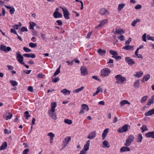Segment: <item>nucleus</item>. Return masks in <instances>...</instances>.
Masks as SVG:
<instances>
[{"instance_id":"obj_50","label":"nucleus","mask_w":154,"mask_h":154,"mask_svg":"<svg viewBox=\"0 0 154 154\" xmlns=\"http://www.w3.org/2000/svg\"><path fill=\"white\" fill-rule=\"evenodd\" d=\"M48 136H49L50 137V139H53L55 136V135L52 132H50L49 133L48 135Z\"/></svg>"},{"instance_id":"obj_21","label":"nucleus","mask_w":154,"mask_h":154,"mask_svg":"<svg viewBox=\"0 0 154 154\" xmlns=\"http://www.w3.org/2000/svg\"><path fill=\"white\" fill-rule=\"evenodd\" d=\"M154 103V95L152 96L151 98L149 99L146 104L147 105L150 106Z\"/></svg>"},{"instance_id":"obj_18","label":"nucleus","mask_w":154,"mask_h":154,"mask_svg":"<svg viewBox=\"0 0 154 154\" xmlns=\"http://www.w3.org/2000/svg\"><path fill=\"white\" fill-rule=\"evenodd\" d=\"M133 47L134 46L133 45L130 46L129 45H127L123 47L122 48V49L126 50H131L133 51L134 50Z\"/></svg>"},{"instance_id":"obj_19","label":"nucleus","mask_w":154,"mask_h":154,"mask_svg":"<svg viewBox=\"0 0 154 154\" xmlns=\"http://www.w3.org/2000/svg\"><path fill=\"white\" fill-rule=\"evenodd\" d=\"M150 78V75L149 74H146L144 76L141 80L142 82L144 83V81H147Z\"/></svg>"},{"instance_id":"obj_33","label":"nucleus","mask_w":154,"mask_h":154,"mask_svg":"<svg viewBox=\"0 0 154 154\" xmlns=\"http://www.w3.org/2000/svg\"><path fill=\"white\" fill-rule=\"evenodd\" d=\"M82 108L84 110H86L87 112L89 110V108L88 106L85 104H82Z\"/></svg>"},{"instance_id":"obj_48","label":"nucleus","mask_w":154,"mask_h":154,"mask_svg":"<svg viewBox=\"0 0 154 154\" xmlns=\"http://www.w3.org/2000/svg\"><path fill=\"white\" fill-rule=\"evenodd\" d=\"M60 66L59 67V68L56 71V72H55L54 74V76H55L56 75H58L59 74L60 72Z\"/></svg>"},{"instance_id":"obj_38","label":"nucleus","mask_w":154,"mask_h":154,"mask_svg":"<svg viewBox=\"0 0 154 154\" xmlns=\"http://www.w3.org/2000/svg\"><path fill=\"white\" fill-rule=\"evenodd\" d=\"M143 74V72H137L136 74L134 75V76L140 78L141 77Z\"/></svg>"},{"instance_id":"obj_5","label":"nucleus","mask_w":154,"mask_h":154,"mask_svg":"<svg viewBox=\"0 0 154 154\" xmlns=\"http://www.w3.org/2000/svg\"><path fill=\"white\" fill-rule=\"evenodd\" d=\"M60 8L62 9L63 11V16L64 18L66 20H68L70 18L69 17L70 14L67 9L66 8L62 7H60Z\"/></svg>"},{"instance_id":"obj_34","label":"nucleus","mask_w":154,"mask_h":154,"mask_svg":"<svg viewBox=\"0 0 154 154\" xmlns=\"http://www.w3.org/2000/svg\"><path fill=\"white\" fill-rule=\"evenodd\" d=\"M134 86L135 88H138L140 86L139 80H137L135 82L134 84Z\"/></svg>"},{"instance_id":"obj_60","label":"nucleus","mask_w":154,"mask_h":154,"mask_svg":"<svg viewBox=\"0 0 154 154\" xmlns=\"http://www.w3.org/2000/svg\"><path fill=\"white\" fill-rule=\"evenodd\" d=\"M29 151V149H26L23 150V154H27Z\"/></svg>"},{"instance_id":"obj_37","label":"nucleus","mask_w":154,"mask_h":154,"mask_svg":"<svg viewBox=\"0 0 154 154\" xmlns=\"http://www.w3.org/2000/svg\"><path fill=\"white\" fill-rule=\"evenodd\" d=\"M29 28L32 30L34 29V27L35 26L36 24L33 22H30L29 23Z\"/></svg>"},{"instance_id":"obj_16","label":"nucleus","mask_w":154,"mask_h":154,"mask_svg":"<svg viewBox=\"0 0 154 154\" xmlns=\"http://www.w3.org/2000/svg\"><path fill=\"white\" fill-rule=\"evenodd\" d=\"M48 113L49 115H50V116L52 118L53 120H56L57 119V115L54 112H50V110H49L48 112Z\"/></svg>"},{"instance_id":"obj_63","label":"nucleus","mask_w":154,"mask_h":154,"mask_svg":"<svg viewBox=\"0 0 154 154\" xmlns=\"http://www.w3.org/2000/svg\"><path fill=\"white\" fill-rule=\"evenodd\" d=\"M4 133L5 134H9L11 133V131H9L7 129H5L4 130Z\"/></svg>"},{"instance_id":"obj_57","label":"nucleus","mask_w":154,"mask_h":154,"mask_svg":"<svg viewBox=\"0 0 154 154\" xmlns=\"http://www.w3.org/2000/svg\"><path fill=\"white\" fill-rule=\"evenodd\" d=\"M40 35H41V37L43 40H45L46 39V37L45 35L44 34L42 33H41Z\"/></svg>"},{"instance_id":"obj_40","label":"nucleus","mask_w":154,"mask_h":154,"mask_svg":"<svg viewBox=\"0 0 154 154\" xmlns=\"http://www.w3.org/2000/svg\"><path fill=\"white\" fill-rule=\"evenodd\" d=\"M148 98V97L147 96H145L141 98V103H143L145 102Z\"/></svg>"},{"instance_id":"obj_6","label":"nucleus","mask_w":154,"mask_h":154,"mask_svg":"<svg viewBox=\"0 0 154 154\" xmlns=\"http://www.w3.org/2000/svg\"><path fill=\"white\" fill-rule=\"evenodd\" d=\"M16 58L18 62L22 64H24V62H23V57L20 54L19 52L18 51L16 53Z\"/></svg>"},{"instance_id":"obj_55","label":"nucleus","mask_w":154,"mask_h":154,"mask_svg":"<svg viewBox=\"0 0 154 154\" xmlns=\"http://www.w3.org/2000/svg\"><path fill=\"white\" fill-rule=\"evenodd\" d=\"M120 41H124L125 40V37L123 35H121L119 37H118Z\"/></svg>"},{"instance_id":"obj_17","label":"nucleus","mask_w":154,"mask_h":154,"mask_svg":"<svg viewBox=\"0 0 154 154\" xmlns=\"http://www.w3.org/2000/svg\"><path fill=\"white\" fill-rule=\"evenodd\" d=\"M145 135L147 137H151L154 139V131L147 132L146 133Z\"/></svg>"},{"instance_id":"obj_4","label":"nucleus","mask_w":154,"mask_h":154,"mask_svg":"<svg viewBox=\"0 0 154 154\" xmlns=\"http://www.w3.org/2000/svg\"><path fill=\"white\" fill-rule=\"evenodd\" d=\"M134 136L132 135H130L128 136V138L126 140V142L125 143L124 145L128 146L131 145V143L133 142L134 139Z\"/></svg>"},{"instance_id":"obj_26","label":"nucleus","mask_w":154,"mask_h":154,"mask_svg":"<svg viewBox=\"0 0 154 154\" xmlns=\"http://www.w3.org/2000/svg\"><path fill=\"white\" fill-rule=\"evenodd\" d=\"M119 103L121 107L125 105L126 104H128V105L130 104V103L128 101L126 100H122Z\"/></svg>"},{"instance_id":"obj_56","label":"nucleus","mask_w":154,"mask_h":154,"mask_svg":"<svg viewBox=\"0 0 154 154\" xmlns=\"http://www.w3.org/2000/svg\"><path fill=\"white\" fill-rule=\"evenodd\" d=\"M28 90L29 91L31 92H34L33 88L32 86H29L28 88Z\"/></svg>"},{"instance_id":"obj_44","label":"nucleus","mask_w":154,"mask_h":154,"mask_svg":"<svg viewBox=\"0 0 154 154\" xmlns=\"http://www.w3.org/2000/svg\"><path fill=\"white\" fill-rule=\"evenodd\" d=\"M10 82L11 83L13 86H17L18 85V82L15 81L10 80Z\"/></svg>"},{"instance_id":"obj_62","label":"nucleus","mask_w":154,"mask_h":154,"mask_svg":"<svg viewBox=\"0 0 154 154\" xmlns=\"http://www.w3.org/2000/svg\"><path fill=\"white\" fill-rule=\"evenodd\" d=\"M142 8V6L141 5L138 4L135 7V8L136 9H139L141 8Z\"/></svg>"},{"instance_id":"obj_41","label":"nucleus","mask_w":154,"mask_h":154,"mask_svg":"<svg viewBox=\"0 0 154 154\" xmlns=\"http://www.w3.org/2000/svg\"><path fill=\"white\" fill-rule=\"evenodd\" d=\"M54 76H53L52 77V82H54L55 83H56L59 81L60 78L59 77H58L56 78L55 77L54 78Z\"/></svg>"},{"instance_id":"obj_30","label":"nucleus","mask_w":154,"mask_h":154,"mask_svg":"<svg viewBox=\"0 0 154 154\" xmlns=\"http://www.w3.org/2000/svg\"><path fill=\"white\" fill-rule=\"evenodd\" d=\"M23 56L27 57H31L32 58H33L35 57V55L32 53L30 54H25L23 55Z\"/></svg>"},{"instance_id":"obj_3","label":"nucleus","mask_w":154,"mask_h":154,"mask_svg":"<svg viewBox=\"0 0 154 154\" xmlns=\"http://www.w3.org/2000/svg\"><path fill=\"white\" fill-rule=\"evenodd\" d=\"M90 143V141L89 140L87 141L86 144L84 145L83 149L80 151L79 154H86V153L87 151L89 149Z\"/></svg>"},{"instance_id":"obj_32","label":"nucleus","mask_w":154,"mask_h":154,"mask_svg":"<svg viewBox=\"0 0 154 154\" xmlns=\"http://www.w3.org/2000/svg\"><path fill=\"white\" fill-rule=\"evenodd\" d=\"M84 88V87L82 86L79 88L74 90V91H73V92L75 93H78L79 92L83 90V89Z\"/></svg>"},{"instance_id":"obj_13","label":"nucleus","mask_w":154,"mask_h":154,"mask_svg":"<svg viewBox=\"0 0 154 154\" xmlns=\"http://www.w3.org/2000/svg\"><path fill=\"white\" fill-rule=\"evenodd\" d=\"M81 73L83 76H85L88 74V72L85 67L82 66L80 69Z\"/></svg>"},{"instance_id":"obj_52","label":"nucleus","mask_w":154,"mask_h":154,"mask_svg":"<svg viewBox=\"0 0 154 154\" xmlns=\"http://www.w3.org/2000/svg\"><path fill=\"white\" fill-rule=\"evenodd\" d=\"M147 38L148 40L154 41V37L153 36H150L149 35H148L147 36Z\"/></svg>"},{"instance_id":"obj_12","label":"nucleus","mask_w":154,"mask_h":154,"mask_svg":"<svg viewBox=\"0 0 154 154\" xmlns=\"http://www.w3.org/2000/svg\"><path fill=\"white\" fill-rule=\"evenodd\" d=\"M125 60V61L130 65L135 63V62L130 57H126Z\"/></svg>"},{"instance_id":"obj_45","label":"nucleus","mask_w":154,"mask_h":154,"mask_svg":"<svg viewBox=\"0 0 154 154\" xmlns=\"http://www.w3.org/2000/svg\"><path fill=\"white\" fill-rule=\"evenodd\" d=\"M30 116L28 111H26L25 112L24 116L26 117V119H28V118Z\"/></svg>"},{"instance_id":"obj_20","label":"nucleus","mask_w":154,"mask_h":154,"mask_svg":"<svg viewBox=\"0 0 154 154\" xmlns=\"http://www.w3.org/2000/svg\"><path fill=\"white\" fill-rule=\"evenodd\" d=\"M109 132V128H107L105 129L102 134V139L103 140L104 139Z\"/></svg>"},{"instance_id":"obj_35","label":"nucleus","mask_w":154,"mask_h":154,"mask_svg":"<svg viewBox=\"0 0 154 154\" xmlns=\"http://www.w3.org/2000/svg\"><path fill=\"white\" fill-rule=\"evenodd\" d=\"M103 145L106 148H109L110 146L108 141L106 140L103 141Z\"/></svg>"},{"instance_id":"obj_24","label":"nucleus","mask_w":154,"mask_h":154,"mask_svg":"<svg viewBox=\"0 0 154 154\" xmlns=\"http://www.w3.org/2000/svg\"><path fill=\"white\" fill-rule=\"evenodd\" d=\"M153 114H154V108L146 112L145 113V115L147 116H152Z\"/></svg>"},{"instance_id":"obj_51","label":"nucleus","mask_w":154,"mask_h":154,"mask_svg":"<svg viewBox=\"0 0 154 154\" xmlns=\"http://www.w3.org/2000/svg\"><path fill=\"white\" fill-rule=\"evenodd\" d=\"M23 49L24 51H25L27 52H30L32 51L31 50L29 49V48L26 47H24L23 48Z\"/></svg>"},{"instance_id":"obj_36","label":"nucleus","mask_w":154,"mask_h":154,"mask_svg":"<svg viewBox=\"0 0 154 154\" xmlns=\"http://www.w3.org/2000/svg\"><path fill=\"white\" fill-rule=\"evenodd\" d=\"M125 5L124 4H120L119 5L118 10L119 11H121L125 6Z\"/></svg>"},{"instance_id":"obj_43","label":"nucleus","mask_w":154,"mask_h":154,"mask_svg":"<svg viewBox=\"0 0 154 154\" xmlns=\"http://www.w3.org/2000/svg\"><path fill=\"white\" fill-rule=\"evenodd\" d=\"M29 46L32 48H36L37 47V44L36 43L30 42L29 43Z\"/></svg>"},{"instance_id":"obj_29","label":"nucleus","mask_w":154,"mask_h":154,"mask_svg":"<svg viewBox=\"0 0 154 154\" xmlns=\"http://www.w3.org/2000/svg\"><path fill=\"white\" fill-rule=\"evenodd\" d=\"M8 146L7 143L6 142H4L0 147V150H5L7 148Z\"/></svg>"},{"instance_id":"obj_9","label":"nucleus","mask_w":154,"mask_h":154,"mask_svg":"<svg viewBox=\"0 0 154 154\" xmlns=\"http://www.w3.org/2000/svg\"><path fill=\"white\" fill-rule=\"evenodd\" d=\"M71 140V137L70 136H67L65 137L64 140L62 141L63 143V148L66 147L68 145L69 142Z\"/></svg>"},{"instance_id":"obj_10","label":"nucleus","mask_w":154,"mask_h":154,"mask_svg":"<svg viewBox=\"0 0 154 154\" xmlns=\"http://www.w3.org/2000/svg\"><path fill=\"white\" fill-rule=\"evenodd\" d=\"M0 49L1 51H4L5 52L7 53L11 50V48L10 47H7L6 46L3 45H1Z\"/></svg>"},{"instance_id":"obj_49","label":"nucleus","mask_w":154,"mask_h":154,"mask_svg":"<svg viewBox=\"0 0 154 154\" xmlns=\"http://www.w3.org/2000/svg\"><path fill=\"white\" fill-rule=\"evenodd\" d=\"M109 53L112 55L113 56L115 55H118V54L116 51L111 50L109 51Z\"/></svg>"},{"instance_id":"obj_59","label":"nucleus","mask_w":154,"mask_h":154,"mask_svg":"<svg viewBox=\"0 0 154 154\" xmlns=\"http://www.w3.org/2000/svg\"><path fill=\"white\" fill-rule=\"evenodd\" d=\"M75 2H79L81 3V10H82L83 8V3L82 2V1H80L79 0H75Z\"/></svg>"},{"instance_id":"obj_47","label":"nucleus","mask_w":154,"mask_h":154,"mask_svg":"<svg viewBox=\"0 0 154 154\" xmlns=\"http://www.w3.org/2000/svg\"><path fill=\"white\" fill-rule=\"evenodd\" d=\"M137 22H140V20L138 19H137L136 20H134L132 23L131 25L132 26H134Z\"/></svg>"},{"instance_id":"obj_11","label":"nucleus","mask_w":154,"mask_h":154,"mask_svg":"<svg viewBox=\"0 0 154 154\" xmlns=\"http://www.w3.org/2000/svg\"><path fill=\"white\" fill-rule=\"evenodd\" d=\"M100 14L102 15H108L109 13L106 9L103 8L100 9Z\"/></svg>"},{"instance_id":"obj_58","label":"nucleus","mask_w":154,"mask_h":154,"mask_svg":"<svg viewBox=\"0 0 154 154\" xmlns=\"http://www.w3.org/2000/svg\"><path fill=\"white\" fill-rule=\"evenodd\" d=\"M146 33H144L142 36V38L143 39V40L145 42H146Z\"/></svg>"},{"instance_id":"obj_25","label":"nucleus","mask_w":154,"mask_h":154,"mask_svg":"<svg viewBox=\"0 0 154 154\" xmlns=\"http://www.w3.org/2000/svg\"><path fill=\"white\" fill-rule=\"evenodd\" d=\"M57 106V103L56 102H54L51 103V109L49 110L50 112H54L55 111V108Z\"/></svg>"},{"instance_id":"obj_23","label":"nucleus","mask_w":154,"mask_h":154,"mask_svg":"<svg viewBox=\"0 0 154 154\" xmlns=\"http://www.w3.org/2000/svg\"><path fill=\"white\" fill-rule=\"evenodd\" d=\"M61 92L65 95H69L70 93V91L67 90L66 88H65L61 91Z\"/></svg>"},{"instance_id":"obj_39","label":"nucleus","mask_w":154,"mask_h":154,"mask_svg":"<svg viewBox=\"0 0 154 154\" xmlns=\"http://www.w3.org/2000/svg\"><path fill=\"white\" fill-rule=\"evenodd\" d=\"M140 129L142 130V133H143L144 131H148V129L146 125H143L140 128Z\"/></svg>"},{"instance_id":"obj_7","label":"nucleus","mask_w":154,"mask_h":154,"mask_svg":"<svg viewBox=\"0 0 154 154\" xmlns=\"http://www.w3.org/2000/svg\"><path fill=\"white\" fill-rule=\"evenodd\" d=\"M128 125H125L119 128L117 130L120 133H123L127 131L128 130Z\"/></svg>"},{"instance_id":"obj_54","label":"nucleus","mask_w":154,"mask_h":154,"mask_svg":"<svg viewBox=\"0 0 154 154\" xmlns=\"http://www.w3.org/2000/svg\"><path fill=\"white\" fill-rule=\"evenodd\" d=\"M28 30L27 28L24 26L22 27L21 28V31L22 32H27L28 31Z\"/></svg>"},{"instance_id":"obj_64","label":"nucleus","mask_w":154,"mask_h":154,"mask_svg":"<svg viewBox=\"0 0 154 154\" xmlns=\"http://www.w3.org/2000/svg\"><path fill=\"white\" fill-rule=\"evenodd\" d=\"M45 75L42 74H38L37 75V77L38 78H43Z\"/></svg>"},{"instance_id":"obj_53","label":"nucleus","mask_w":154,"mask_h":154,"mask_svg":"<svg viewBox=\"0 0 154 154\" xmlns=\"http://www.w3.org/2000/svg\"><path fill=\"white\" fill-rule=\"evenodd\" d=\"M38 32L37 31L34 29L32 32V35L35 36H36L38 34Z\"/></svg>"},{"instance_id":"obj_2","label":"nucleus","mask_w":154,"mask_h":154,"mask_svg":"<svg viewBox=\"0 0 154 154\" xmlns=\"http://www.w3.org/2000/svg\"><path fill=\"white\" fill-rule=\"evenodd\" d=\"M111 72L110 69L107 68H105L102 69L100 71L101 75L103 77L108 76Z\"/></svg>"},{"instance_id":"obj_1","label":"nucleus","mask_w":154,"mask_h":154,"mask_svg":"<svg viewBox=\"0 0 154 154\" xmlns=\"http://www.w3.org/2000/svg\"><path fill=\"white\" fill-rule=\"evenodd\" d=\"M115 78L116 80V83L118 84H123L126 81L125 77L122 76L120 74L116 75L115 76Z\"/></svg>"},{"instance_id":"obj_15","label":"nucleus","mask_w":154,"mask_h":154,"mask_svg":"<svg viewBox=\"0 0 154 154\" xmlns=\"http://www.w3.org/2000/svg\"><path fill=\"white\" fill-rule=\"evenodd\" d=\"M107 19H104L102 21H100V23L98 25L95 27V29H97L99 27H101L104 26L107 23Z\"/></svg>"},{"instance_id":"obj_61","label":"nucleus","mask_w":154,"mask_h":154,"mask_svg":"<svg viewBox=\"0 0 154 154\" xmlns=\"http://www.w3.org/2000/svg\"><path fill=\"white\" fill-rule=\"evenodd\" d=\"M15 9L14 8L12 7V8L10 9V12L11 14H14L15 11Z\"/></svg>"},{"instance_id":"obj_31","label":"nucleus","mask_w":154,"mask_h":154,"mask_svg":"<svg viewBox=\"0 0 154 154\" xmlns=\"http://www.w3.org/2000/svg\"><path fill=\"white\" fill-rule=\"evenodd\" d=\"M143 137L142 135L140 134H139L136 139V141L138 143H140L142 140Z\"/></svg>"},{"instance_id":"obj_28","label":"nucleus","mask_w":154,"mask_h":154,"mask_svg":"<svg viewBox=\"0 0 154 154\" xmlns=\"http://www.w3.org/2000/svg\"><path fill=\"white\" fill-rule=\"evenodd\" d=\"M97 52L99 55L101 56H104L106 54V51L105 50H102L101 48H100L98 49Z\"/></svg>"},{"instance_id":"obj_14","label":"nucleus","mask_w":154,"mask_h":154,"mask_svg":"<svg viewBox=\"0 0 154 154\" xmlns=\"http://www.w3.org/2000/svg\"><path fill=\"white\" fill-rule=\"evenodd\" d=\"M96 135V132L95 131H93L91 132L88 136V138L90 139H92L95 138Z\"/></svg>"},{"instance_id":"obj_42","label":"nucleus","mask_w":154,"mask_h":154,"mask_svg":"<svg viewBox=\"0 0 154 154\" xmlns=\"http://www.w3.org/2000/svg\"><path fill=\"white\" fill-rule=\"evenodd\" d=\"M64 122L65 123L68 125H71L72 123V121L68 119H65L64 120Z\"/></svg>"},{"instance_id":"obj_8","label":"nucleus","mask_w":154,"mask_h":154,"mask_svg":"<svg viewBox=\"0 0 154 154\" xmlns=\"http://www.w3.org/2000/svg\"><path fill=\"white\" fill-rule=\"evenodd\" d=\"M59 9L57 8L55 10L54 12L53 13V16L55 18H62L63 15L62 14L59 12Z\"/></svg>"},{"instance_id":"obj_46","label":"nucleus","mask_w":154,"mask_h":154,"mask_svg":"<svg viewBox=\"0 0 154 154\" xmlns=\"http://www.w3.org/2000/svg\"><path fill=\"white\" fill-rule=\"evenodd\" d=\"M8 114V115L6 116V120L11 119L13 116V115L11 112H9Z\"/></svg>"},{"instance_id":"obj_22","label":"nucleus","mask_w":154,"mask_h":154,"mask_svg":"<svg viewBox=\"0 0 154 154\" xmlns=\"http://www.w3.org/2000/svg\"><path fill=\"white\" fill-rule=\"evenodd\" d=\"M125 33L124 30H123L122 29H116V31L114 32V34H116V33L122 35V34Z\"/></svg>"},{"instance_id":"obj_27","label":"nucleus","mask_w":154,"mask_h":154,"mask_svg":"<svg viewBox=\"0 0 154 154\" xmlns=\"http://www.w3.org/2000/svg\"><path fill=\"white\" fill-rule=\"evenodd\" d=\"M130 150V149L127 146H123L120 149V152H123L125 151H129Z\"/></svg>"}]
</instances>
